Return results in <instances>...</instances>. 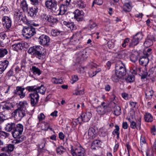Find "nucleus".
Here are the masks:
<instances>
[{
	"label": "nucleus",
	"mask_w": 156,
	"mask_h": 156,
	"mask_svg": "<svg viewBox=\"0 0 156 156\" xmlns=\"http://www.w3.org/2000/svg\"><path fill=\"white\" fill-rule=\"evenodd\" d=\"M57 2L55 0H47L45 2L46 7L51 10L53 12H56Z\"/></svg>",
	"instance_id": "9"
},
{
	"label": "nucleus",
	"mask_w": 156,
	"mask_h": 156,
	"mask_svg": "<svg viewBox=\"0 0 156 156\" xmlns=\"http://www.w3.org/2000/svg\"><path fill=\"white\" fill-rule=\"evenodd\" d=\"M129 41V38H126L124 41L123 43L122 44V46L123 48H125L126 46V44Z\"/></svg>",
	"instance_id": "64"
},
{
	"label": "nucleus",
	"mask_w": 156,
	"mask_h": 156,
	"mask_svg": "<svg viewBox=\"0 0 156 156\" xmlns=\"http://www.w3.org/2000/svg\"><path fill=\"white\" fill-rule=\"evenodd\" d=\"M45 50L41 46H34L30 48L28 52L30 54L35 55L39 59H42L44 58V52Z\"/></svg>",
	"instance_id": "1"
},
{
	"label": "nucleus",
	"mask_w": 156,
	"mask_h": 156,
	"mask_svg": "<svg viewBox=\"0 0 156 156\" xmlns=\"http://www.w3.org/2000/svg\"><path fill=\"white\" fill-rule=\"evenodd\" d=\"M114 114L116 115H119L121 113L120 108L118 106H115L114 108Z\"/></svg>",
	"instance_id": "46"
},
{
	"label": "nucleus",
	"mask_w": 156,
	"mask_h": 156,
	"mask_svg": "<svg viewBox=\"0 0 156 156\" xmlns=\"http://www.w3.org/2000/svg\"><path fill=\"white\" fill-rule=\"evenodd\" d=\"M8 136V134L3 131H1L0 132V137L1 138H5L6 137Z\"/></svg>",
	"instance_id": "60"
},
{
	"label": "nucleus",
	"mask_w": 156,
	"mask_h": 156,
	"mask_svg": "<svg viewBox=\"0 0 156 156\" xmlns=\"http://www.w3.org/2000/svg\"><path fill=\"white\" fill-rule=\"evenodd\" d=\"M76 6L78 8L83 9L86 7V4L82 0H78L76 2Z\"/></svg>",
	"instance_id": "33"
},
{
	"label": "nucleus",
	"mask_w": 156,
	"mask_h": 156,
	"mask_svg": "<svg viewBox=\"0 0 156 156\" xmlns=\"http://www.w3.org/2000/svg\"><path fill=\"white\" fill-rule=\"evenodd\" d=\"M78 77L77 75H74L72 77V79L71 80L70 82L72 84H73L78 80Z\"/></svg>",
	"instance_id": "58"
},
{
	"label": "nucleus",
	"mask_w": 156,
	"mask_h": 156,
	"mask_svg": "<svg viewBox=\"0 0 156 156\" xmlns=\"http://www.w3.org/2000/svg\"><path fill=\"white\" fill-rule=\"evenodd\" d=\"M115 72L122 78L126 75L125 67L121 61L118 62L115 66Z\"/></svg>",
	"instance_id": "4"
},
{
	"label": "nucleus",
	"mask_w": 156,
	"mask_h": 156,
	"mask_svg": "<svg viewBox=\"0 0 156 156\" xmlns=\"http://www.w3.org/2000/svg\"><path fill=\"white\" fill-rule=\"evenodd\" d=\"M13 108V104L11 103H6L2 106L3 111L2 113L5 115H8L11 113V109Z\"/></svg>",
	"instance_id": "10"
},
{
	"label": "nucleus",
	"mask_w": 156,
	"mask_h": 156,
	"mask_svg": "<svg viewBox=\"0 0 156 156\" xmlns=\"http://www.w3.org/2000/svg\"><path fill=\"white\" fill-rule=\"evenodd\" d=\"M88 134L89 138L90 139H93L95 138L97 135L96 131L93 127L90 128L88 130Z\"/></svg>",
	"instance_id": "20"
},
{
	"label": "nucleus",
	"mask_w": 156,
	"mask_h": 156,
	"mask_svg": "<svg viewBox=\"0 0 156 156\" xmlns=\"http://www.w3.org/2000/svg\"><path fill=\"white\" fill-rule=\"evenodd\" d=\"M147 156H154L153 151L151 149H148L146 151Z\"/></svg>",
	"instance_id": "54"
},
{
	"label": "nucleus",
	"mask_w": 156,
	"mask_h": 156,
	"mask_svg": "<svg viewBox=\"0 0 156 156\" xmlns=\"http://www.w3.org/2000/svg\"><path fill=\"white\" fill-rule=\"evenodd\" d=\"M153 37L148 36L144 43V46L146 47L151 46L153 44Z\"/></svg>",
	"instance_id": "25"
},
{
	"label": "nucleus",
	"mask_w": 156,
	"mask_h": 156,
	"mask_svg": "<svg viewBox=\"0 0 156 156\" xmlns=\"http://www.w3.org/2000/svg\"><path fill=\"white\" fill-rule=\"evenodd\" d=\"M14 148V145L12 144H9L5 147L2 148V151L11 152L12 151Z\"/></svg>",
	"instance_id": "29"
},
{
	"label": "nucleus",
	"mask_w": 156,
	"mask_h": 156,
	"mask_svg": "<svg viewBox=\"0 0 156 156\" xmlns=\"http://www.w3.org/2000/svg\"><path fill=\"white\" fill-rule=\"evenodd\" d=\"M38 11L37 6L32 7L30 8L29 11L28 12V15L31 17H35Z\"/></svg>",
	"instance_id": "24"
},
{
	"label": "nucleus",
	"mask_w": 156,
	"mask_h": 156,
	"mask_svg": "<svg viewBox=\"0 0 156 156\" xmlns=\"http://www.w3.org/2000/svg\"><path fill=\"white\" fill-rule=\"evenodd\" d=\"M49 17V16H48L46 14H42L41 16V19L43 21L48 22Z\"/></svg>",
	"instance_id": "49"
},
{
	"label": "nucleus",
	"mask_w": 156,
	"mask_h": 156,
	"mask_svg": "<svg viewBox=\"0 0 156 156\" xmlns=\"http://www.w3.org/2000/svg\"><path fill=\"white\" fill-rule=\"evenodd\" d=\"M46 89V87L43 85H41L40 87H36V93H39L41 94H44L45 92Z\"/></svg>",
	"instance_id": "32"
},
{
	"label": "nucleus",
	"mask_w": 156,
	"mask_h": 156,
	"mask_svg": "<svg viewBox=\"0 0 156 156\" xmlns=\"http://www.w3.org/2000/svg\"><path fill=\"white\" fill-rule=\"evenodd\" d=\"M81 36V32H77L74 34L71 37V39H73L75 41H79Z\"/></svg>",
	"instance_id": "35"
},
{
	"label": "nucleus",
	"mask_w": 156,
	"mask_h": 156,
	"mask_svg": "<svg viewBox=\"0 0 156 156\" xmlns=\"http://www.w3.org/2000/svg\"><path fill=\"white\" fill-rule=\"evenodd\" d=\"M13 129L22 133L23 129V126L21 124H18L16 126L15 125L14 128Z\"/></svg>",
	"instance_id": "44"
},
{
	"label": "nucleus",
	"mask_w": 156,
	"mask_h": 156,
	"mask_svg": "<svg viewBox=\"0 0 156 156\" xmlns=\"http://www.w3.org/2000/svg\"><path fill=\"white\" fill-rule=\"evenodd\" d=\"M9 62L5 60L3 62H0V74L2 73L8 66Z\"/></svg>",
	"instance_id": "22"
},
{
	"label": "nucleus",
	"mask_w": 156,
	"mask_h": 156,
	"mask_svg": "<svg viewBox=\"0 0 156 156\" xmlns=\"http://www.w3.org/2000/svg\"><path fill=\"white\" fill-rule=\"evenodd\" d=\"M70 152L73 156H85L84 149L80 145L74 147L71 145Z\"/></svg>",
	"instance_id": "2"
},
{
	"label": "nucleus",
	"mask_w": 156,
	"mask_h": 156,
	"mask_svg": "<svg viewBox=\"0 0 156 156\" xmlns=\"http://www.w3.org/2000/svg\"><path fill=\"white\" fill-rule=\"evenodd\" d=\"M8 52L7 50L5 48H0V58L3 57Z\"/></svg>",
	"instance_id": "48"
},
{
	"label": "nucleus",
	"mask_w": 156,
	"mask_h": 156,
	"mask_svg": "<svg viewBox=\"0 0 156 156\" xmlns=\"http://www.w3.org/2000/svg\"><path fill=\"white\" fill-rule=\"evenodd\" d=\"M91 116L92 114L89 112L83 113L81 115L82 121L84 122H87L89 121L91 118Z\"/></svg>",
	"instance_id": "19"
},
{
	"label": "nucleus",
	"mask_w": 156,
	"mask_h": 156,
	"mask_svg": "<svg viewBox=\"0 0 156 156\" xmlns=\"http://www.w3.org/2000/svg\"><path fill=\"white\" fill-rule=\"evenodd\" d=\"M20 7L24 12L28 11V5L26 0H22L20 3Z\"/></svg>",
	"instance_id": "26"
},
{
	"label": "nucleus",
	"mask_w": 156,
	"mask_h": 156,
	"mask_svg": "<svg viewBox=\"0 0 156 156\" xmlns=\"http://www.w3.org/2000/svg\"><path fill=\"white\" fill-rule=\"evenodd\" d=\"M105 102H102L101 105L98 107L97 108V112L98 114L100 115H105L108 111L107 106L104 104Z\"/></svg>",
	"instance_id": "14"
},
{
	"label": "nucleus",
	"mask_w": 156,
	"mask_h": 156,
	"mask_svg": "<svg viewBox=\"0 0 156 156\" xmlns=\"http://www.w3.org/2000/svg\"><path fill=\"white\" fill-rule=\"evenodd\" d=\"M56 151L58 155H61L66 151V150L62 146H59L57 148Z\"/></svg>",
	"instance_id": "39"
},
{
	"label": "nucleus",
	"mask_w": 156,
	"mask_h": 156,
	"mask_svg": "<svg viewBox=\"0 0 156 156\" xmlns=\"http://www.w3.org/2000/svg\"><path fill=\"white\" fill-rule=\"evenodd\" d=\"M31 72L34 74L40 75L41 74V72L40 69L35 66H32L31 68Z\"/></svg>",
	"instance_id": "42"
},
{
	"label": "nucleus",
	"mask_w": 156,
	"mask_h": 156,
	"mask_svg": "<svg viewBox=\"0 0 156 156\" xmlns=\"http://www.w3.org/2000/svg\"><path fill=\"white\" fill-rule=\"evenodd\" d=\"M51 82L54 84H62L63 81L62 79H57L55 77H53L51 79Z\"/></svg>",
	"instance_id": "47"
},
{
	"label": "nucleus",
	"mask_w": 156,
	"mask_h": 156,
	"mask_svg": "<svg viewBox=\"0 0 156 156\" xmlns=\"http://www.w3.org/2000/svg\"><path fill=\"white\" fill-rule=\"evenodd\" d=\"M84 93V90H76L75 93H74L73 94L76 95H80L83 94Z\"/></svg>",
	"instance_id": "62"
},
{
	"label": "nucleus",
	"mask_w": 156,
	"mask_h": 156,
	"mask_svg": "<svg viewBox=\"0 0 156 156\" xmlns=\"http://www.w3.org/2000/svg\"><path fill=\"white\" fill-rule=\"evenodd\" d=\"M132 74L134 75H136L137 74V72L138 71H140V68L137 67V66L136 65L132 66L131 69H130Z\"/></svg>",
	"instance_id": "40"
},
{
	"label": "nucleus",
	"mask_w": 156,
	"mask_h": 156,
	"mask_svg": "<svg viewBox=\"0 0 156 156\" xmlns=\"http://www.w3.org/2000/svg\"><path fill=\"white\" fill-rule=\"evenodd\" d=\"M149 72L150 74H153L154 76H156V67H152L149 70Z\"/></svg>",
	"instance_id": "57"
},
{
	"label": "nucleus",
	"mask_w": 156,
	"mask_h": 156,
	"mask_svg": "<svg viewBox=\"0 0 156 156\" xmlns=\"http://www.w3.org/2000/svg\"><path fill=\"white\" fill-rule=\"evenodd\" d=\"M29 97L30 98L31 104L32 106H34L38 101L39 95L37 93H34L29 94Z\"/></svg>",
	"instance_id": "13"
},
{
	"label": "nucleus",
	"mask_w": 156,
	"mask_h": 156,
	"mask_svg": "<svg viewBox=\"0 0 156 156\" xmlns=\"http://www.w3.org/2000/svg\"><path fill=\"white\" fill-rule=\"evenodd\" d=\"M134 77L133 76L129 75L127 77L126 80L127 81L129 82H133L134 80Z\"/></svg>",
	"instance_id": "56"
},
{
	"label": "nucleus",
	"mask_w": 156,
	"mask_h": 156,
	"mask_svg": "<svg viewBox=\"0 0 156 156\" xmlns=\"http://www.w3.org/2000/svg\"><path fill=\"white\" fill-rule=\"evenodd\" d=\"M14 19L17 22L22 21L25 24L28 23V21L26 17L23 15L22 12L18 9H16L14 12Z\"/></svg>",
	"instance_id": "5"
},
{
	"label": "nucleus",
	"mask_w": 156,
	"mask_h": 156,
	"mask_svg": "<svg viewBox=\"0 0 156 156\" xmlns=\"http://www.w3.org/2000/svg\"><path fill=\"white\" fill-rule=\"evenodd\" d=\"M49 41L50 38L49 37L44 34L40 36L38 39L39 43L44 46L48 45Z\"/></svg>",
	"instance_id": "12"
},
{
	"label": "nucleus",
	"mask_w": 156,
	"mask_h": 156,
	"mask_svg": "<svg viewBox=\"0 0 156 156\" xmlns=\"http://www.w3.org/2000/svg\"><path fill=\"white\" fill-rule=\"evenodd\" d=\"M144 119L145 121L147 122H151L153 120V117L152 115L147 112L144 114Z\"/></svg>",
	"instance_id": "27"
},
{
	"label": "nucleus",
	"mask_w": 156,
	"mask_h": 156,
	"mask_svg": "<svg viewBox=\"0 0 156 156\" xmlns=\"http://www.w3.org/2000/svg\"><path fill=\"white\" fill-rule=\"evenodd\" d=\"M2 24L3 26L7 29H9L11 27L12 21L10 18L7 16H3L2 19Z\"/></svg>",
	"instance_id": "17"
},
{
	"label": "nucleus",
	"mask_w": 156,
	"mask_h": 156,
	"mask_svg": "<svg viewBox=\"0 0 156 156\" xmlns=\"http://www.w3.org/2000/svg\"><path fill=\"white\" fill-rule=\"evenodd\" d=\"M27 105L28 104L26 101H20L18 105L17 108L26 111V108L27 106Z\"/></svg>",
	"instance_id": "28"
},
{
	"label": "nucleus",
	"mask_w": 156,
	"mask_h": 156,
	"mask_svg": "<svg viewBox=\"0 0 156 156\" xmlns=\"http://www.w3.org/2000/svg\"><path fill=\"white\" fill-rule=\"evenodd\" d=\"M23 46V44L19 42L13 44L12 45V47L14 50L17 51L22 50Z\"/></svg>",
	"instance_id": "30"
},
{
	"label": "nucleus",
	"mask_w": 156,
	"mask_h": 156,
	"mask_svg": "<svg viewBox=\"0 0 156 156\" xmlns=\"http://www.w3.org/2000/svg\"><path fill=\"white\" fill-rule=\"evenodd\" d=\"M143 38V35L140 33L136 34L131 40L129 46V48H133L137 45L140 41Z\"/></svg>",
	"instance_id": "8"
},
{
	"label": "nucleus",
	"mask_w": 156,
	"mask_h": 156,
	"mask_svg": "<svg viewBox=\"0 0 156 156\" xmlns=\"http://www.w3.org/2000/svg\"><path fill=\"white\" fill-rule=\"evenodd\" d=\"M31 3L35 6H37L39 5L38 0H30Z\"/></svg>",
	"instance_id": "61"
},
{
	"label": "nucleus",
	"mask_w": 156,
	"mask_h": 156,
	"mask_svg": "<svg viewBox=\"0 0 156 156\" xmlns=\"http://www.w3.org/2000/svg\"><path fill=\"white\" fill-rule=\"evenodd\" d=\"M36 33L35 29L31 26L24 27L22 30L23 35L26 39L31 38Z\"/></svg>",
	"instance_id": "3"
},
{
	"label": "nucleus",
	"mask_w": 156,
	"mask_h": 156,
	"mask_svg": "<svg viewBox=\"0 0 156 156\" xmlns=\"http://www.w3.org/2000/svg\"><path fill=\"white\" fill-rule=\"evenodd\" d=\"M61 31L56 29L52 30L51 34L52 36H56L60 35Z\"/></svg>",
	"instance_id": "51"
},
{
	"label": "nucleus",
	"mask_w": 156,
	"mask_h": 156,
	"mask_svg": "<svg viewBox=\"0 0 156 156\" xmlns=\"http://www.w3.org/2000/svg\"><path fill=\"white\" fill-rule=\"evenodd\" d=\"M74 19L77 21H82L83 20L84 12L82 10L77 9L74 12Z\"/></svg>",
	"instance_id": "15"
},
{
	"label": "nucleus",
	"mask_w": 156,
	"mask_h": 156,
	"mask_svg": "<svg viewBox=\"0 0 156 156\" xmlns=\"http://www.w3.org/2000/svg\"><path fill=\"white\" fill-rule=\"evenodd\" d=\"M6 32H2L0 33V38L1 39L4 40L7 37Z\"/></svg>",
	"instance_id": "63"
},
{
	"label": "nucleus",
	"mask_w": 156,
	"mask_h": 156,
	"mask_svg": "<svg viewBox=\"0 0 156 156\" xmlns=\"http://www.w3.org/2000/svg\"><path fill=\"white\" fill-rule=\"evenodd\" d=\"M115 129L113 131L112 133L113 135L115 136L117 135L116 138L117 139H119V126L117 125L115 126Z\"/></svg>",
	"instance_id": "34"
},
{
	"label": "nucleus",
	"mask_w": 156,
	"mask_h": 156,
	"mask_svg": "<svg viewBox=\"0 0 156 156\" xmlns=\"http://www.w3.org/2000/svg\"><path fill=\"white\" fill-rule=\"evenodd\" d=\"M37 118L39 121H41L44 119L45 116L43 113H41L38 115Z\"/></svg>",
	"instance_id": "59"
},
{
	"label": "nucleus",
	"mask_w": 156,
	"mask_h": 156,
	"mask_svg": "<svg viewBox=\"0 0 156 156\" xmlns=\"http://www.w3.org/2000/svg\"><path fill=\"white\" fill-rule=\"evenodd\" d=\"M111 78L113 82H117L120 79L122 78V77L115 72V73L112 75Z\"/></svg>",
	"instance_id": "36"
},
{
	"label": "nucleus",
	"mask_w": 156,
	"mask_h": 156,
	"mask_svg": "<svg viewBox=\"0 0 156 156\" xmlns=\"http://www.w3.org/2000/svg\"><path fill=\"white\" fill-rule=\"evenodd\" d=\"M25 89L28 90L29 92L32 91H36V87L35 86H29L26 87Z\"/></svg>",
	"instance_id": "52"
},
{
	"label": "nucleus",
	"mask_w": 156,
	"mask_h": 156,
	"mask_svg": "<svg viewBox=\"0 0 156 156\" xmlns=\"http://www.w3.org/2000/svg\"><path fill=\"white\" fill-rule=\"evenodd\" d=\"M58 22V20L57 18L54 17L52 16H49L48 22L51 25H54L56 23Z\"/></svg>",
	"instance_id": "38"
},
{
	"label": "nucleus",
	"mask_w": 156,
	"mask_h": 156,
	"mask_svg": "<svg viewBox=\"0 0 156 156\" xmlns=\"http://www.w3.org/2000/svg\"><path fill=\"white\" fill-rule=\"evenodd\" d=\"M132 9V6L129 2L125 3L124 4L123 9L125 12H129Z\"/></svg>",
	"instance_id": "37"
},
{
	"label": "nucleus",
	"mask_w": 156,
	"mask_h": 156,
	"mask_svg": "<svg viewBox=\"0 0 156 156\" xmlns=\"http://www.w3.org/2000/svg\"><path fill=\"white\" fill-rule=\"evenodd\" d=\"M87 53L86 51L84 50L77 52L76 53V59L78 61L80 62L86 60L87 57Z\"/></svg>",
	"instance_id": "16"
},
{
	"label": "nucleus",
	"mask_w": 156,
	"mask_h": 156,
	"mask_svg": "<svg viewBox=\"0 0 156 156\" xmlns=\"http://www.w3.org/2000/svg\"><path fill=\"white\" fill-rule=\"evenodd\" d=\"M68 6L65 4H62L60 5L59 9V12L58 14L63 15L67 10Z\"/></svg>",
	"instance_id": "31"
},
{
	"label": "nucleus",
	"mask_w": 156,
	"mask_h": 156,
	"mask_svg": "<svg viewBox=\"0 0 156 156\" xmlns=\"http://www.w3.org/2000/svg\"><path fill=\"white\" fill-rule=\"evenodd\" d=\"M138 59V57L136 55L132 54L130 56V60L133 62H136Z\"/></svg>",
	"instance_id": "53"
},
{
	"label": "nucleus",
	"mask_w": 156,
	"mask_h": 156,
	"mask_svg": "<svg viewBox=\"0 0 156 156\" xmlns=\"http://www.w3.org/2000/svg\"><path fill=\"white\" fill-rule=\"evenodd\" d=\"M15 125V123H8L5 127V129L7 131H10L12 130H13Z\"/></svg>",
	"instance_id": "43"
},
{
	"label": "nucleus",
	"mask_w": 156,
	"mask_h": 156,
	"mask_svg": "<svg viewBox=\"0 0 156 156\" xmlns=\"http://www.w3.org/2000/svg\"><path fill=\"white\" fill-rule=\"evenodd\" d=\"M130 127L133 129L136 128L137 129L140 130L141 129V119H139L136 123L133 121L131 122Z\"/></svg>",
	"instance_id": "21"
},
{
	"label": "nucleus",
	"mask_w": 156,
	"mask_h": 156,
	"mask_svg": "<svg viewBox=\"0 0 156 156\" xmlns=\"http://www.w3.org/2000/svg\"><path fill=\"white\" fill-rule=\"evenodd\" d=\"M145 93L147 98H151L154 94L153 91L150 89L147 90L145 91Z\"/></svg>",
	"instance_id": "41"
},
{
	"label": "nucleus",
	"mask_w": 156,
	"mask_h": 156,
	"mask_svg": "<svg viewBox=\"0 0 156 156\" xmlns=\"http://www.w3.org/2000/svg\"><path fill=\"white\" fill-rule=\"evenodd\" d=\"M103 2L102 0H94L92 3V7H93L95 4L98 5H101L102 4Z\"/></svg>",
	"instance_id": "55"
},
{
	"label": "nucleus",
	"mask_w": 156,
	"mask_h": 156,
	"mask_svg": "<svg viewBox=\"0 0 156 156\" xmlns=\"http://www.w3.org/2000/svg\"><path fill=\"white\" fill-rule=\"evenodd\" d=\"M12 133L13 136L15 138H17L16 139L12 141L13 143L15 144L20 143L26 139V137L23 136H20L22 133L17 131V130L14 129H13Z\"/></svg>",
	"instance_id": "7"
},
{
	"label": "nucleus",
	"mask_w": 156,
	"mask_h": 156,
	"mask_svg": "<svg viewBox=\"0 0 156 156\" xmlns=\"http://www.w3.org/2000/svg\"><path fill=\"white\" fill-rule=\"evenodd\" d=\"M25 89L22 86L16 87V89L13 92L14 95H19L21 98H24L26 95L25 92H24Z\"/></svg>",
	"instance_id": "11"
},
{
	"label": "nucleus",
	"mask_w": 156,
	"mask_h": 156,
	"mask_svg": "<svg viewBox=\"0 0 156 156\" xmlns=\"http://www.w3.org/2000/svg\"><path fill=\"white\" fill-rule=\"evenodd\" d=\"M149 62L148 56L145 55L140 58L139 60V62L140 65L143 66H146Z\"/></svg>",
	"instance_id": "23"
},
{
	"label": "nucleus",
	"mask_w": 156,
	"mask_h": 156,
	"mask_svg": "<svg viewBox=\"0 0 156 156\" xmlns=\"http://www.w3.org/2000/svg\"><path fill=\"white\" fill-rule=\"evenodd\" d=\"M26 111L17 108L11 113L12 116L17 121L21 120L26 115Z\"/></svg>",
	"instance_id": "6"
},
{
	"label": "nucleus",
	"mask_w": 156,
	"mask_h": 156,
	"mask_svg": "<svg viewBox=\"0 0 156 156\" xmlns=\"http://www.w3.org/2000/svg\"><path fill=\"white\" fill-rule=\"evenodd\" d=\"M126 56V51H122L117 53L116 57L118 58L122 59L124 58Z\"/></svg>",
	"instance_id": "45"
},
{
	"label": "nucleus",
	"mask_w": 156,
	"mask_h": 156,
	"mask_svg": "<svg viewBox=\"0 0 156 156\" xmlns=\"http://www.w3.org/2000/svg\"><path fill=\"white\" fill-rule=\"evenodd\" d=\"M63 24L68 28L69 30H72L76 29V27L73 22L64 20L63 22Z\"/></svg>",
	"instance_id": "18"
},
{
	"label": "nucleus",
	"mask_w": 156,
	"mask_h": 156,
	"mask_svg": "<svg viewBox=\"0 0 156 156\" xmlns=\"http://www.w3.org/2000/svg\"><path fill=\"white\" fill-rule=\"evenodd\" d=\"M96 23L91 21H90L89 24L88 25V28L90 30L94 29L96 26Z\"/></svg>",
	"instance_id": "50"
}]
</instances>
